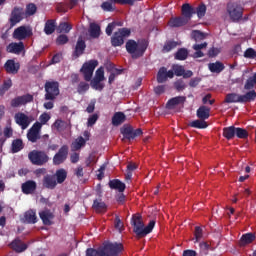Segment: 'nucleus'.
<instances>
[{
	"instance_id": "1",
	"label": "nucleus",
	"mask_w": 256,
	"mask_h": 256,
	"mask_svg": "<svg viewBox=\"0 0 256 256\" xmlns=\"http://www.w3.org/2000/svg\"><path fill=\"white\" fill-rule=\"evenodd\" d=\"M155 220H151L147 226L143 223V218L141 214H135L132 216L131 225L133 227V231L138 237V239H143V237H147L149 233L155 229Z\"/></svg>"
},
{
	"instance_id": "2",
	"label": "nucleus",
	"mask_w": 256,
	"mask_h": 256,
	"mask_svg": "<svg viewBox=\"0 0 256 256\" xmlns=\"http://www.w3.org/2000/svg\"><path fill=\"white\" fill-rule=\"evenodd\" d=\"M126 51L131 56L132 59H141L149 47V42L147 40H141L137 42L133 39H129L126 44Z\"/></svg>"
},
{
	"instance_id": "3",
	"label": "nucleus",
	"mask_w": 256,
	"mask_h": 256,
	"mask_svg": "<svg viewBox=\"0 0 256 256\" xmlns=\"http://www.w3.org/2000/svg\"><path fill=\"white\" fill-rule=\"evenodd\" d=\"M255 99L256 92L255 90H251L244 95L237 93H229L226 95L224 103H251V101H255Z\"/></svg>"
},
{
	"instance_id": "4",
	"label": "nucleus",
	"mask_w": 256,
	"mask_h": 256,
	"mask_svg": "<svg viewBox=\"0 0 256 256\" xmlns=\"http://www.w3.org/2000/svg\"><path fill=\"white\" fill-rule=\"evenodd\" d=\"M45 101H55L59 97V83L57 81H46L44 84Z\"/></svg>"
},
{
	"instance_id": "5",
	"label": "nucleus",
	"mask_w": 256,
	"mask_h": 256,
	"mask_svg": "<svg viewBox=\"0 0 256 256\" xmlns=\"http://www.w3.org/2000/svg\"><path fill=\"white\" fill-rule=\"evenodd\" d=\"M28 159L32 165H37L38 167L49 163V155H47V152L41 150H32L29 152Z\"/></svg>"
},
{
	"instance_id": "6",
	"label": "nucleus",
	"mask_w": 256,
	"mask_h": 256,
	"mask_svg": "<svg viewBox=\"0 0 256 256\" xmlns=\"http://www.w3.org/2000/svg\"><path fill=\"white\" fill-rule=\"evenodd\" d=\"M131 37V29L119 28L111 37L112 47H121L125 43V39Z\"/></svg>"
},
{
	"instance_id": "7",
	"label": "nucleus",
	"mask_w": 256,
	"mask_h": 256,
	"mask_svg": "<svg viewBox=\"0 0 256 256\" xmlns=\"http://www.w3.org/2000/svg\"><path fill=\"white\" fill-rule=\"evenodd\" d=\"M123 249V243L117 242H105L102 246L104 256H119Z\"/></svg>"
},
{
	"instance_id": "8",
	"label": "nucleus",
	"mask_w": 256,
	"mask_h": 256,
	"mask_svg": "<svg viewBox=\"0 0 256 256\" xmlns=\"http://www.w3.org/2000/svg\"><path fill=\"white\" fill-rule=\"evenodd\" d=\"M227 13L233 23H237V21L243 19V8L235 3L227 4Z\"/></svg>"
},
{
	"instance_id": "9",
	"label": "nucleus",
	"mask_w": 256,
	"mask_h": 256,
	"mask_svg": "<svg viewBox=\"0 0 256 256\" xmlns=\"http://www.w3.org/2000/svg\"><path fill=\"white\" fill-rule=\"evenodd\" d=\"M97 65H99V61L97 60H90L82 65L80 71L83 73L85 81H91V79H93V72Z\"/></svg>"
},
{
	"instance_id": "10",
	"label": "nucleus",
	"mask_w": 256,
	"mask_h": 256,
	"mask_svg": "<svg viewBox=\"0 0 256 256\" xmlns=\"http://www.w3.org/2000/svg\"><path fill=\"white\" fill-rule=\"evenodd\" d=\"M35 97L33 94L27 93L22 96H16L10 102L11 107L17 109L18 107H25L28 103H33Z\"/></svg>"
},
{
	"instance_id": "11",
	"label": "nucleus",
	"mask_w": 256,
	"mask_h": 256,
	"mask_svg": "<svg viewBox=\"0 0 256 256\" xmlns=\"http://www.w3.org/2000/svg\"><path fill=\"white\" fill-rule=\"evenodd\" d=\"M27 139L30 143H37L41 139V124L39 122H35L28 130Z\"/></svg>"
},
{
	"instance_id": "12",
	"label": "nucleus",
	"mask_w": 256,
	"mask_h": 256,
	"mask_svg": "<svg viewBox=\"0 0 256 256\" xmlns=\"http://www.w3.org/2000/svg\"><path fill=\"white\" fill-rule=\"evenodd\" d=\"M69 146L63 145L53 157V165H61L67 161Z\"/></svg>"
},
{
	"instance_id": "13",
	"label": "nucleus",
	"mask_w": 256,
	"mask_h": 256,
	"mask_svg": "<svg viewBox=\"0 0 256 256\" xmlns=\"http://www.w3.org/2000/svg\"><path fill=\"white\" fill-rule=\"evenodd\" d=\"M120 131L123 134L124 139H128V141H131V139H135V137H140V135H143V130H141V128L134 130L133 127L127 125H124Z\"/></svg>"
},
{
	"instance_id": "14",
	"label": "nucleus",
	"mask_w": 256,
	"mask_h": 256,
	"mask_svg": "<svg viewBox=\"0 0 256 256\" xmlns=\"http://www.w3.org/2000/svg\"><path fill=\"white\" fill-rule=\"evenodd\" d=\"M24 15H25V12L23 11V8L17 7V6L14 7L9 19V23L11 27H15L17 23H21V21H23Z\"/></svg>"
},
{
	"instance_id": "15",
	"label": "nucleus",
	"mask_w": 256,
	"mask_h": 256,
	"mask_svg": "<svg viewBox=\"0 0 256 256\" xmlns=\"http://www.w3.org/2000/svg\"><path fill=\"white\" fill-rule=\"evenodd\" d=\"M31 35H33L31 29L25 26H20L14 30L13 39H16L17 41H23L24 39H27V37H31Z\"/></svg>"
},
{
	"instance_id": "16",
	"label": "nucleus",
	"mask_w": 256,
	"mask_h": 256,
	"mask_svg": "<svg viewBox=\"0 0 256 256\" xmlns=\"http://www.w3.org/2000/svg\"><path fill=\"white\" fill-rule=\"evenodd\" d=\"M85 49H87V44L82 37H79L72 52V59H79L81 55L85 54Z\"/></svg>"
},
{
	"instance_id": "17",
	"label": "nucleus",
	"mask_w": 256,
	"mask_h": 256,
	"mask_svg": "<svg viewBox=\"0 0 256 256\" xmlns=\"http://www.w3.org/2000/svg\"><path fill=\"white\" fill-rule=\"evenodd\" d=\"M173 77H175V73L173 72V70L167 71V68L161 67L158 70L156 79L157 83H165L168 79H173Z\"/></svg>"
},
{
	"instance_id": "18",
	"label": "nucleus",
	"mask_w": 256,
	"mask_h": 256,
	"mask_svg": "<svg viewBox=\"0 0 256 256\" xmlns=\"http://www.w3.org/2000/svg\"><path fill=\"white\" fill-rule=\"evenodd\" d=\"M9 248L15 251V253H24L29 246L25 244L22 239L17 237L9 244Z\"/></svg>"
},
{
	"instance_id": "19",
	"label": "nucleus",
	"mask_w": 256,
	"mask_h": 256,
	"mask_svg": "<svg viewBox=\"0 0 256 256\" xmlns=\"http://www.w3.org/2000/svg\"><path fill=\"white\" fill-rule=\"evenodd\" d=\"M42 185L44 189L53 191V189L57 188V179H55L53 174H46L42 179Z\"/></svg>"
},
{
	"instance_id": "20",
	"label": "nucleus",
	"mask_w": 256,
	"mask_h": 256,
	"mask_svg": "<svg viewBox=\"0 0 256 256\" xmlns=\"http://www.w3.org/2000/svg\"><path fill=\"white\" fill-rule=\"evenodd\" d=\"M7 53H13L14 55H21L25 51V44L23 42H12L6 47Z\"/></svg>"
},
{
	"instance_id": "21",
	"label": "nucleus",
	"mask_w": 256,
	"mask_h": 256,
	"mask_svg": "<svg viewBox=\"0 0 256 256\" xmlns=\"http://www.w3.org/2000/svg\"><path fill=\"white\" fill-rule=\"evenodd\" d=\"M4 69L6 73L10 75H17L19 73V69H21V65L19 63H15V60L9 59L4 64Z\"/></svg>"
},
{
	"instance_id": "22",
	"label": "nucleus",
	"mask_w": 256,
	"mask_h": 256,
	"mask_svg": "<svg viewBox=\"0 0 256 256\" xmlns=\"http://www.w3.org/2000/svg\"><path fill=\"white\" fill-rule=\"evenodd\" d=\"M22 193L24 195H33L37 191V182L34 180H27L21 185Z\"/></svg>"
},
{
	"instance_id": "23",
	"label": "nucleus",
	"mask_w": 256,
	"mask_h": 256,
	"mask_svg": "<svg viewBox=\"0 0 256 256\" xmlns=\"http://www.w3.org/2000/svg\"><path fill=\"white\" fill-rule=\"evenodd\" d=\"M15 121L17 125L21 127V129H27V127L31 125V120H29V116H27L25 113L15 114Z\"/></svg>"
},
{
	"instance_id": "24",
	"label": "nucleus",
	"mask_w": 256,
	"mask_h": 256,
	"mask_svg": "<svg viewBox=\"0 0 256 256\" xmlns=\"http://www.w3.org/2000/svg\"><path fill=\"white\" fill-rule=\"evenodd\" d=\"M181 13L182 17L186 19L188 22H190L191 19L193 18V15H195L196 11L193 8V6H191V4L185 3L182 5Z\"/></svg>"
},
{
	"instance_id": "25",
	"label": "nucleus",
	"mask_w": 256,
	"mask_h": 256,
	"mask_svg": "<svg viewBox=\"0 0 256 256\" xmlns=\"http://www.w3.org/2000/svg\"><path fill=\"white\" fill-rule=\"evenodd\" d=\"M186 101V96H176L168 100V102L166 103V107L167 109H175L177 105H185Z\"/></svg>"
},
{
	"instance_id": "26",
	"label": "nucleus",
	"mask_w": 256,
	"mask_h": 256,
	"mask_svg": "<svg viewBox=\"0 0 256 256\" xmlns=\"http://www.w3.org/2000/svg\"><path fill=\"white\" fill-rule=\"evenodd\" d=\"M110 189H114L115 191H118L119 193H123L125 189H127V186L125 183L121 182L119 179H113L110 180L108 183Z\"/></svg>"
},
{
	"instance_id": "27",
	"label": "nucleus",
	"mask_w": 256,
	"mask_h": 256,
	"mask_svg": "<svg viewBox=\"0 0 256 256\" xmlns=\"http://www.w3.org/2000/svg\"><path fill=\"white\" fill-rule=\"evenodd\" d=\"M127 121V116L123 112H115L112 117V125L114 127H119V125H123Z\"/></svg>"
},
{
	"instance_id": "28",
	"label": "nucleus",
	"mask_w": 256,
	"mask_h": 256,
	"mask_svg": "<svg viewBox=\"0 0 256 256\" xmlns=\"http://www.w3.org/2000/svg\"><path fill=\"white\" fill-rule=\"evenodd\" d=\"M39 215L44 225H53V219L55 218V215H53L51 211L45 210L40 212Z\"/></svg>"
},
{
	"instance_id": "29",
	"label": "nucleus",
	"mask_w": 256,
	"mask_h": 256,
	"mask_svg": "<svg viewBox=\"0 0 256 256\" xmlns=\"http://www.w3.org/2000/svg\"><path fill=\"white\" fill-rule=\"evenodd\" d=\"M255 238H256V236L254 233L243 234L239 241L240 247H245V245H251V243H253V241H255Z\"/></svg>"
},
{
	"instance_id": "30",
	"label": "nucleus",
	"mask_w": 256,
	"mask_h": 256,
	"mask_svg": "<svg viewBox=\"0 0 256 256\" xmlns=\"http://www.w3.org/2000/svg\"><path fill=\"white\" fill-rule=\"evenodd\" d=\"M210 113H211L210 108H207V106H200L197 109L196 115H197L198 119L207 121V119H209V117H210Z\"/></svg>"
},
{
	"instance_id": "31",
	"label": "nucleus",
	"mask_w": 256,
	"mask_h": 256,
	"mask_svg": "<svg viewBox=\"0 0 256 256\" xmlns=\"http://www.w3.org/2000/svg\"><path fill=\"white\" fill-rule=\"evenodd\" d=\"M88 32L92 39H99L101 37V26L97 23H91Z\"/></svg>"
},
{
	"instance_id": "32",
	"label": "nucleus",
	"mask_w": 256,
	"mask_h": 256,
	"mask_svg": "<svg viewBox=\"0 0 256 256\" xmlns=\"http://www.w3.org/2000/svg\"><path fill=\"white\" fill-rule=\"evenodd\" d=\"M53 176L56 179L57 185H62V183H65V181L67 180V170L60 168L56 170Z\"/></svg>"
},
{
	"instance_id": "33",
	"label": "nucleus",
	"mask_w": 256,
	"mask_h": 256,
	"mask_svg": "<svg viewBox=\"0 0 256 256\" xmlns=\"http://www.w3.org/2000/svg\"><path fill=\"white\" fill-rule=\"evenodd\" d=\"M189 23L183 16L171 18L169 21L170 27H183Z\"/></svg>"
},
{
	"instance_id": "34",
	"label": "nucleus",
	"mask_w": 256,
	"mask_h": 256,
	"mask_svg": "<svg viewBox=\"0 0 256 256\" xmlns=\"http://www.w3.org/2000/svg\"><path fill=\"white\" fill-rule=\"evenodd\" d=\"M92 208L95 209L97 213H105V211H107V204H105L101 198L95 199Z\"/></svg>"
},
{
	"instance_id": "35",
	"label": "nucleus",
	"mask_w": 256,
	"mask_h": 256,
	"mask_svg": "<svg viewBox=\"0 0 256 256\" xmlns=\"http://www.w3.org/2000/svg\"><path fill=\"white\" fill-rule=\"evenodd\" d=\"M208 69L209 71H211V73H221L222 71L225 70V64L219 61H216L214 63H209Z\"/></svg>"
},
{
	"instance_id": "36",
	"label": "nucleus",
	"mask_w": 256,
	"mask_h": 256,
	"mask_svg": "<svg viewBox=\"0 0 256 256\" xmlns=\"http://www.w3.org/2000/svg\"><path fill=\"white\" fill-rule=\"evenodd\" d=\"M56 27H57V25L55 24V20L49 19L45 23L44 33L46 35H53V33H55Z\"/></svg>"
},
{
	"instance_id": "37",
	"label": "nucleus",
	"mask_w": 256,
	"mask_h": 256,
	"mask_svg": "<svg viewBox=\"0 0 256 256\" xmlns=\"http://www.w3.org/2000/svg\"><path fill=\"white\" fill-rule=\"evenodd\" d=\"M236 134V127L235 126H229L223 128V137L227 139V141H231V139L235 138Z\"/></svg>"
},
{
	"instance_id": "38",
	"label": "nucleus",
	"mask_w": 256,
	"mask_h": 256,
	"mask_svg": "<svg viewBox=\"0 0 256 256\" xmlns=\"http://www.w3.org/2000/svg\"><path fill=\"white\" fill-rule=\"evenodd\" d=\"M189 57V50L187 48H179L174 54L176 61H185Z\"/></svg>"
},
{
	"instance_id": "39",
	"label": "nucleus",
	"mask_w": 256,
	"mask_h": 256,
	"mask_svg": "<svg viewBox=\"0 0 256 256\" xmlns=\"http://www.w3.org/2000/svg\"><path fill=\"white\" fill-rule=\"evenodd\" d=\"M24 147H25V145L23 144V140L20 138H17L12 141L11 152L19 153V151H22V149H24Z\"/></svg>"
},
{
	"instance_id": "40",
	"label": "nucleus",
	"mask_w": 256,
	"mask_h": 256,
	"mask_svg": "<svg viewBox=\"0 0 256 256\" xmlns=\"http://www.w3.org/2000/svg\"><path fill=\"white\" fill-rule=\"evenodd\" d=\"M189 127H192L193 129H207L209 127V124H207V121L201 120L200 118L198 120H193L189 123Z\"/></svg>"
},
{
	"instance_id": "41",
	"label": "nucleus",
	"mask_w": 256,
	"mask_h": 256,
	"mask_svg": "<svg viewBox=\"0 0 256 256\" xmlns=\"http://www.w3.org/2000/svg\"><path fill=\"white\" fill-rule=\"evenodd\" d=\"M26 223L35 224L37 223V213L34 210H28L24 214Z\"/></svg>"
},
{
	"instance_id": "42",
	"label": "nucleus",
	"mask_w": 256,
	"mask_h": 256,
	"mask_svg": "<svg viewBox=\"0 0 256 256\" xmlns=\"http://www.w3.org/2000/svg\"><path fill=\"white\" fill-rule=\"evenodd\" d=\"M178 45H179V42L174 40H168L164 43V46L162 48V53H169L173 51V49H176Z\"/></svg>"
},
{
	"instance_id": "43",
	"label": "nucleus",
	"mask_w": 256,
	"mask_h": 256,
	"mask_svg": "<svg viewBox=\"0 0 256 256\" xmlns=\"http://www.w3.org/2000/svg\"><path fill=\"white\" fill-rule=\"evenodd\" d=\"M137 169V164L135 163H129L127 165V171L125 174V181L127 183H129V181H131V178L133 177V171H135Z\"/></svg>"
},
{
	"instance_id": "44",
	"label": "nucleus",
	"mask_w": 256,
	"mask_h": 256,
	"mask_svg": "<svg viewBox=\"0 0 256 256\" xmlns=\"http://www.w3.org/2000/svg\"><path fill=\"white\" fill-rule=\"evenodd\" d=\"M86 256H105V253L103 252V247L100 246L97 249L88 248L86 250Z\"/></svg>"
},
{
	"instance_id": "45",
	"label": "nucleus",
	"mask_w": 256,
	"mask_h": 256,
	"mask_svg": "<svg viewBox=\"0 0 256 256\" xmlns=\"http://www.w3.org/2000/svg\"><path fill=\"white\" fill-rule=\"evenodd\" d=\"M256 85V72L253 74V76L249 77L246 80V83L244 85V89L246 91H252L251 89H253Z\"/></svg>"
},
{
	"instance_id": "46",
	"label": "nucleus",
	"mask_w": 256,
	"mask_h": 256,
	"mask_svg": "<svg viewBox=\"0 0 256 256\" xmlns=\"http://www.w3.org/2000/svg\"><path fill=\"white\" fill-rule=\"evenodd\" d=\"M3 135L5 138H0V143L3 145L7 139H11L13 137V128L11 126H7L3 130Z\"/></svg>"
},
{
	"instance_id": "47",
	"label": "nucleus",
	"mask_w": 256,
	"mask_h": 256,
	"mask_svg": "<svg viewBox=\"0 0 256 256\" xmlns=\"http://www.w3.org/2000/svg\"><path fill=\"white\" fill-rule=\"evenodd\" d=\"M73 29V26L67 22H61L57 28L59 33H69Z\"/></svg>"
},
{
	"instance_id": "48",
	"label": "nucleus",
	"mask_w": 256,
	"mask_h": 256,
	"mask_svg": "<svg viewBox=\"0 0 256 256\" xmlns=\"http://www.w3.org/2000/svg\"><path fill=\"white\" fill-rule=\"evenodd\" d=\"M174 89H176L178 93H181L182 91H185V89H187V84H185V81H183V79H178L174 82Z\"/></svg>"
},
{
	"instance_id": "49",
	"label": "nucleus",
	"mask_w": 256,
	"mask_h": 256,
	"mask_svg": "<svg viewBox=\"0 0 256 256\" xmlns=\"http://www.w3.org/2000/svg\"><path fill=\"white\" fill-rule=\"evenodd\" d=\"M235 135L238 139H247L249 137V132L244 128L236 127Z\"/></svg>"
},
{
	"instance_id": "50",
	"label": "nucleus",
	"mask_w": 256,
	"mask_h": 256,
	"mask_svg": "<svg viewBox=\"0 0 256 256\" xmlns=\"http://www.w3.org/2000/svg\"><path fill=\"white\" fill-rule=\"evenodd\" d=\"M191 38L196 42L203 41V39H205V34L199 30H193L191 32Z\"/></svg>"
},
{
	"instance_id": "51",
	"label": "nucleus",
	"mask_w": 256,
	"mask_h": 256,
	"mask_svg": "<svg viewBox=\"0 0 256 256\" xmlns=\"http://www.w3.org/2000/svg\"><path fill=\"white\" fill-rule=\"evenodd\" d=\"M53 127L56 129V131H65V129L67 128V123L63 120L58 119L53 123Z\"/></svg>"
},
{
	"instance_id": "52",
	"label": "nucleus",
	"mask_w": 256,
	"mask_h": 256,
	"mask_svg": "<svg viewBox=\"0 0 256 256\" xmlns=\"http://www.w3.org/2000/svg\"><path fill=\"white\" fill-rule=\"evenodd\" d=\"M86 140L85 138H83L82 136H80L78 139H76V141L72 144V147L76 150L79 151V149H81V147H85L86 144Z\"/></svg>"
},
{
	"instance_id": "53",
	"label": "nucleus",
	"mask_w": 256,
	"mask_h": 256,
	"mask_svg": "<svg viewBox=\"0 0 256 256\" xmlns=\"http://www.w3.org/2000/svg\"><path fill=\"white\" fill-rule=\"evenodd\" d=\"M172 71L176 77H183V74L185 73V67L181 65H173Z\"/></svg>"
},
{
	"instance_id": "54",
	"label": "nucleus",
	"mask_w": 256,
	"mask_h": 256,
	"mask_svg": "<svg viewBox=\"0 0 256 256\" xmlns=\"http://www.w3.org/2000/svg\"><path fill=\"white\" fill-rule=\"evenodd\" d=\"M92 89H96V91H103L105 85H103V83H101V80H97L95 78H93V80H91L90 83Z\"/></svg>"
},
{
	"instance_id": "55",
	"label": "nucleus",
	"mask_w": 256,
	"mask_h": 256,
	"mask_svg": "<svg viewBox=\"0 0 256 256\" xmlns=\"http://www.w3.org/2000/svg\"><path fill=\"white\" fill-rule=\"evenodd\" d=\"M87 91H89V83L83 81L80 82L77 87V93L83 95V93H87Z\"/></svg>"
},
{
	"instance_id": "56",
	"label": "nucleus",
	"mask_w": 256,
	"mask_h": 256,
	"mask_svg": "<svg viewBox=\"0 0 256 256\" xmlns=\"http://www.w3.org/2000/svg\"><path fill=\"white\" fill-rule=\"evenodd\" d=\"M194 239H195V243H199L200 239H203V228H201V226L195 227Z\"/></svg>"
},
{
	"instance_id": "57",
	"label": "nucleus",
	"mask_w": 256,
	"mask_h": 256,
	"mask_svg": "<svg viewBox=\"0 0 256 256\" xmlns=\"http://www.w3.org/2000/svg\"><path fill=\"white\" fill-rule=\"evenodd\" d=\"M122 73H123V70L121 69H115L114 71H112L108 78L109 85H112V83L115 81L117 76L121 75Z\"/></svg>"
},
{
	"instance_id": "58",
	"label": "nucleus",
	"mask_w": 256,
	"mask_h": 256,
	"mask_svg": "<svg viewBox=\"0 0 256 256\" xmlns=\"http://www.w3.org/2000/svg\"><path fill=\"white\" fill-rule=\"evenodd\" d=\"M195 11L198 18L203 19V16L207 13V6H205V4H200Z\"/></svg>"
},
{
	"instance_id": "59",
	"label": "nucleus",
	"mask_w": 256,
	"mask_h": 256,
	"mask_svg": "<svg viewBox=\"0 0 256 256\" xmlns=\"http://www.w3.org/2000/svg\"><path fill=\"white\" fill-rule=\"evenodd\" d=\"M51 119V115H49L47 112H44L43 114L40 115L39 117V124L41 125V128L43 125H47L49 123V120Z\"/></svg>"
},
{
	"instance_id": "60",
	"label": "nucleus",
	"mask_w": 256,
	"mask_h": 256,
	"mask_svg": "<svg viewBox=\"0 0 256 256\" xmlns=\"http://www.w3.org/2000/svg\"><path fill=\"white\" fill-rule=\"evenodd\" d=\"M199 247H200V255L199 256L207 255V251H209V249H211V245H209V243H207V242H201L199 244Z\"/></svg>"
},
{
	"instance_id": "61",
	"label": "nucleus",
	"mask_w": 256,
	"mask_h": 256,
	"mask_svg": "<svg viewBox=\"0 0 256 256\" xmlns=\"http://www.w3.org/2000/svg\"><path fill=\"white\" fill-rule=\"evenodd\" d=\"M67 43H69V37L65 34H60L56 38V44L57 45H67Z\"/></svg>"
},
{
	"instance_id": "62",
	"label": "nucleus",
	"mask_w": 256,
	"mask_h": 256,
	"mask_svg": "<svg viewBox=\"0 0 256 256\" xmlns=\"http://www.w3.org/2000/svg\"><path fill=\"white\" fill-rule=\"evenodd\" d=\"M99 121V114H92L88 117L87 127H93Z\"/></svg>"
},
{
	"instance_id": "63",
	"label": "nucleus",
	"mask_w": 256,
	"mask_h": 256,
	"mask_svg": "<svg viewBox=\"0 0 256 256\" xmlns=\"http://www.w3.org/2000/svg\"><path fill=\"white\" fill-rule=\"evenodd\" d=\"M37 13V6L34 3H30L26 6V15H35Z\"/></svg>"
},
{
	"instance_id": "64",
	"label": "nucleus",
	"mask_w": 256,
	"mask_h": 256,
	"mask_svg": "<svg viewBox=\"0 0 256 256\" xmlns=\"http://www.w3.org/2000/svg\"><path fill=\"white\" fill-rule=\"evenodd\" d=\"M245 59H256V51L253 48H248L244 52Z\"/></svg>"
}]
</instances>
